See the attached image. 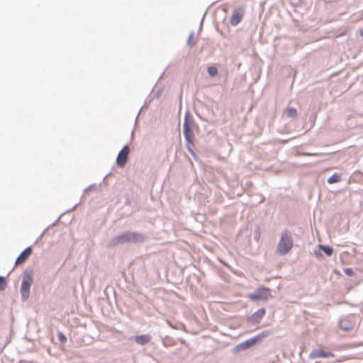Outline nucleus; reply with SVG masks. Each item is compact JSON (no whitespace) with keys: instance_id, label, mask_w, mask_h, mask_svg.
Listing matches in <instances>:
<instances>
[{"instance_id":"9b49d317","label":"nucleus","mask_w":363,"mask_h":363,"mask_svg":"<svg viewBox=\"0 0 363 363\" xmlns=\"http://www.w3.org/2000/svg\"><path fill=\"white\" fill-rule=\"evenodd\" d=\"M297 111L294 108H287L285 109L284 112V116H286L287 118H294L296 116Z\"/></svg>"},{"instance_id":"f3484780","label":"nucleus","mask_w":363,"mask_h":363,"mask_svg":"<svg viewBox=\"0 0 363 363\" xmlns=\"http://www.w3.org/2000/svg\"><path fill=\"white\" fill-rule=\"evenodd\" d=\"M340 326L342 329L347 330L353 328V325L348 326L346 323V320H342L340 323Z\"/></svg>"},{"instance_id":"ddd939ff","label":"nucleus","mask_w":363,"mask_h":363,"mask_svg":"<svg viewBox=\"0 0 363 363\" xmlns=\"http://www.w3.org/2000/svg\"><path fill=\"white\" fill-rule=\"evenodd\" d=\"M341 179V177L340 176L335 173L334 174H333L330 177L328 178V184H334V183H337V182H339Z\"/></svg>"},{"instance_id":"a211bd4d","label":"nucleus","mask_w":363,"mask_h":363,"mask_svg":"<svg viewBox=\"0 0 363 363\" xmlns=\"http://www.w3.org/2000/svg\"><path fill=\"white\" fill-rule=\"evenodd\" d=\"M6 286V281L4 277H0V290H4Z\"/></svg>"},{"instance_id":"6e6552de","label":"nucleus","mask_w":363,"mask_h":363,"mask_svg":"<svg viewBox=\"0 0 363 363\" xmlns=\"http://www.w3.org/2000/svg\"><path fill=\"white\" fill-rule=\"evenodd\" d=\"M330 357H334V354L330 352H326L321 349L315 350L310 354L311 358Z\"/></svg>"},{"instance_id":"f257e3e1","label":"nucleus","mask_w":363,"mask_h":363,"mask_svg":"<svg viewBox=\"0 0 363 363\" xmlns=\"http://www.w3.org/2000/svg\"><path fill=\"white\" fill-rule=\"evenodd\" d=\"M293 246L294 242L291 233L288 230H283L277 245V253L281 255H285L291 251Z\"/></svg>"},{"instance_id":"0eeeda50","label":"nucleus","mask_w":363,"mask_h":363,"mask_svg":"<svg viewBox=\"0 0 363 363\" xmlns=\"http://www.w3.org/2000/svg\"><path fill=\"white\" fill-rule=\"evenodd\" d=\"M32 253V248L30 247L25 249L18 257L16 261V265L24 263Z\"/></svg>"},{"instance_id":"6ab92c4d","label":"nucleus","mask_w":363,"mask_h":363,"mask_svg":"<svg viewBox=\"0 0 363 363\" xmlns=\"http://www.w3.org/2000/svg\"><path fill=\"white\" fill-rule=\"evenodd\" d=\"M255 342V340H248L246 342H245L242 345L244 348H247L250 346H252Z\"/></svg>"},{"instance_id":"aec40b11","label":"nucleus","mask_w":363,"mask_h":363,"mask_svg":"<svg viewBox=\"0 0 363 363\" xmlns=\"http://www.w3.org/2000/svg\"><path fill=\"white\" fill-rule=\"evenodd\" d=\"M58 337H59V340L62 342H65L67 340L66 337L62 333H60Z\"/></svg>"},{"instance_id":"7ed1b4c3","label":"nucleus","mask_w":363,"mask_h":363,"mask_svg":"<svg viewBox=\"0 0 363 363\" xmlns=\"http://www.w3.org/2000/svg\"><path fill=\"white\" fill-rule=\"evenodd\" d=\"M252 301L267 300L271 297V291L269 288L261 287L250 295Z\"/></svg>"},{"instance_id":"412c9836","label":"nucleus","mask_w":363,"mask_h":363,"mask_svg":"<svg viewBox=\"0 0 363 363\" xmlns=\"http://www.w3.org/2000/svg\"><path fill=\"white\" fill-rule=\"evenodd\" d=\"M345 272L348 275L351 274V269H347L345 270Z\"/></svg>"},{"instance_id":"dca6fc26","label":"nucleus","mask_w":363,"mask_h":363,"mask_svg":"<svg viewBox=\"0 0 363 363\" xmlns=\"http://www.w3.org/2000/svg\"><path fill=\"white\" fill-rule=\"evenodd\" d=\"M196 43V40L194 36V33L190 34L189 36V38H188V45H190L191 47H192V46L195 45Z\"/></svg>"},{"instance_id":"1a4fd4ad","label":"nucleus","mask_w":363,"mask_h":363,"mask_svg":"<svg viewBox=\"0 0 363 363\" xmlns=\"http://www.w3.org/2000/svg\"><path fill=\"white\" fill-rule=\"evenodd\" d=\"M184 133L186 140L189 143H191L194 133L189 127V123L187 118H185V121L184 123Z\"/></svg>"},{"instance_id":"4468645a","label":"nucleus","mask_w":363,"mask_h":363,"mask_svg":"<svg viewBox=\"0 0 363 363\" xmlns=\"http://www.w3.org/2000/svg\"><path fill=\"white\" fill-rule=\"evenodd\" d=\"M319 247L328 256H330L333 254V248L331 247L326 245H319Z\"/></svg>"},{"instance_id":"423d86ee","label":"nucleus","mask_w":363,"mask_h":363,"mask_svg":"<svg viewBox=\"0 0 363 363\" xmlns=\"http://www.w3.org/2000/svg\"><path fill=\"white\" fill-rule=\"evenodd\" d=\"M244 16V11L242 9L239 8L235 9L232 13L230 17V23L231 25L235 26H237L242 19Z\"/></svg>"},{"instance_id":"4be33fe9","label":"nucleus","mask_w":363,"mask_h":363,"mask_svg":"<svg viewBox=\"0 0 363 363\" xmlns=\"http://www.w3.org/2000/svg\"><path fill=\"white\" fill-rule=\"evenodd\" d=\"M315 363H319V362H315Z\"/></svg>"},{"instance_id":"20e7f679","label":"nucleus","mask_w":363,"mask_h":363,"mask_svg":"<svg viewBox=\"0 0 363 363\" xmlns=\"http://www.w3.org/2000/svg\"><path fill=\"white\" fill-rule=\"evenodd\" d=\"M33 283V278L30 274H26L24 276L21 286V291L22 294V296L27 299L29 296L30 293V288L31 286V284Z\"/></svg>"},{"instance_id":"f8f14e48","label":"nucleus","mask_w":363,"mask_h":363,"mask_svg":"<svg viewBox=\"0 0 363 363\" xmlns=\"http://www.w3.org/2000/svg\"><path fill=\"white\" fill-rule=\"evenodd\" d=\"M264 314L265 310L264 308H261L252 315V319L256 322H259Z\"/></svg>"},{"instance_id":"39448f33","label":"nucleus","mask_w":363,"mask_h":363,"mask_svg":"<svg viewBox=\"0 0 363 363\" xmlns=\"http://www.w3.org/2000/svg\"><path fill=\"white\" fill-rule=\"evenodd\" d=\"M130 148L128 145L124 146L123 149L120 151L116 158V163L119 167H125L128 158Z\"/></svg>"},{"instance_id":"f03ea898","label":"nucleus","mask_w":363,"mask_h":363,"mask_svg":"<svg viewBox=\"0 0 363 363\" xmlns=\"http://www.w3.org/2000/svg\"><path fill=\"white\" fill-rule=\"evenodd\" d=\"M145 238L142 234L134 232H127L115 238L111 241V244L113 245H117L125 242H143Z\"/></svg>"},{"instance_id":"9d476101","label":"nucleus","mask_w":363,"mask_h":363,"mask_svg":"<svg viewBox=\"0 0 363 363\" xmlns=\"http://www.w3.org/2000/svg\"><path fill=\"white\" fill-rule=\"evenodd\" d=\"M134 340L139 345H145L150 342L151 337L149 335H141L135 336Z\"/></svg>"},{"instance_id":"2eb2a0df","label":"nucleus","mask_w":363,"mask_h":363,"mask_svg":"<svg viewBox=\"0 0 363 363\" xmlns=\"http://www.w3.org/2000/svg\"><path fill=\"white\" fill-rule=\"evenodd\" d=\"M208 73L211 77H215L218 74V69L214 66L208 67Z\"/></svg>"}]
</instances>
